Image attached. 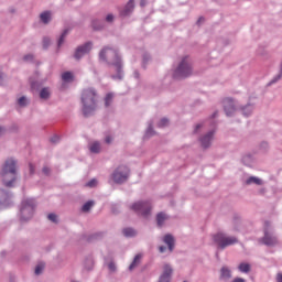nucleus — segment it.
<instances>
[{
  "label": "nucleus",
  "instance_id": "obj_1",
  "mask_svg": "<svg viewBox=\"0 0 282 282\" xmlns=\"http://www.w3.org/2000/svg\"><path fill=\"white\" fill-rule=\"evenodd\" d=\"M1 177L7 188H12L17 182V161L8 159L2 167Z\"/></svg>",
  "mask_w": 282,
  "mask_h": 282
},
{
  "label": "nucleus",
  "instance_id": "obj_2",
  "mask_svg": "<svg viewBox=\"0 0 282 282\" xmlns=\"http://www.w3.org/2000/svg\"><path fill=\"white\" fill-rule=\"evenodd\" d=\"M97 95L94 88H87L82 94L83 113L84 116H91L96 111Z\"/></svg>",
  "mask_w": 282,
  "mask_h": 282
},
{
  "label": "nucleus",
  "instance_id": "obj_3",
  "mask_svg": "<svg viewBox=\"0 0 282 282\" xmlns=\"http://www.w3.org/2000/svg\"><path fill=\"white\" fill-rule=\"evenodd\" d=\"M99 58H101V61H113L112 65L116 67L117 72H120L122 69V62L120 61V56L118 55V52L113 48L105 47L99 53Z\"/></svg>",
  "mask_w": 282,
  "mask_h": 282
},
{
  "label": "nucleus",
  "instance_id": "obj_4",
  "mask_svg": "<svg viewBox=\"0 0 282 282\" xmlns=\"http://www.w3.org/2000/svg\"><path fill=\"white\" fill-rule=\"evenodd\" d=\"M213 239L221 250H224L225 248H228V246H235V243H238L239 241L237 237L227 236L224 232H218L214 235Z\"/></svg>",
  "mask_w": 282,
  "mask_h": 282
},
{
  "label": "nucleus",
  "instance_id": "obj_5",
  "mask_svg": "<svg viewBox=\"0 0 282 282\" xmlns=\"http://www.w3.org/2000/svg\"><path fill=\"white\" fill-rule=\"evenodd\" d=\"M191 62L188 61V57H184L176 70L174 72V78H187V76H191Z\"/></svg>",
  "mask_w": 282,
  "mask_h": 282
},
{
  "label": "nucleus",
  "instance_id": "obj_6",
  "mask_svg": "<svg viewBox=\"0 0 282 282\" xmlns=\"http://www.w3.org/2000/svg\"><path fill=\"white\" fill-rule=\"evenodd\" d=\"M111 180L115 184H124L129 180V167L126 165L117 167L111 175Z\"/></svg>",
  "mask_w": 282,
  "mask_h": 282
},
{
  "label": "nucleus",
  "instance_id": "obj_7",
  "mask_svg": "<svg viewBox=\"0 0 282 282\" xmlns=\"http://www.w3.org/2000/svg\"><path fill=\"white\" fill-rule=\"evenodd\" d=\"M21 215H22V219L24 221H28V219H31L32 215H34V200L33 199H26V200L22 202Z\"/></svg>",
  "mask_w": 282,
  "mask_h": 282
},
{
  "label": "nucleus",
  "instance_id": "obj_8",
  "mask_svg": "<svg viewBox=\"0 0 282 282\" xmlns=\"http://www.w3.org/2000/svg\"><path fill=\"white\" fill-rule=\"evenodd\" d=\"M131 208L135 213H140V215H142L143 217H148V215L151 213V203L149 202L134 203Z\"/></svg>",
  "mask_w": 282,
  "mask_h": 282
},
{
  "label": "nucleus",
  "instance_id": "obj_9",
  "mask_svg": "<svg viewBox=\"0 0 282 282\" xmlns=\"http://www.w3.org/2000/svg\"><path fill=\"white\" fill-rule=\"evenodd\" d=\"M264 226H265L264 237L262 239L264 246H276V243H279V240L276 239L275 236H273L272 234H270V231H268V226H270V223H265Z\"/></svg>",
  "mask_w": 282,
  "mask_h": 282
},
{
  "label": "nucleus",
  "instance_id": "obj_10",
  "mask_svg": "<svg viewBox=\"0 0 282 282\" xmlns=\"http://www.w3.org/2000/svg\"><path fill=\"white\" fill-rule=\"evenodd\" d=\"M89 52H91V43H86L79 47H77L76 52H75V58L78 61L79 58H83V56H85V54H89Z\"/></svg>",
  "mask_w": 282,
  "mask_h": 282
},
{
  "label": "nucleus",
  "instance_id": "obj_11",
  "mask_svg": "<svg viewBox=\"0 0 282 282\" xmlns=\"http://www.w3.org/2000/svg\"><path fill=\"white\" fill-rule=\"evenodd\" d=\"M171 274H173V268L169 264H164L163 273L161 274L159 282H171Z\"/></svg>",
  "mask_w": 282,
  "mask_h": 282
},
{
  "label": "nucleus",
  "instance_id": "obj_12",
  "mask_svg": "<svg viewBox=\"0 0 282 282\" xmlns=\"http://www.w3.org/2000/svg\"><path fill=\"white\" fill-rule=\"evenodd\" d=\"M224 107L226 116H232V113H235V102L231 98H227L224 100Z\"/></svg>",
  "mask_w": 282,
  "mask_h": 282
},
{
  "label": "nucleus",
  "instance_id": "obj_13",
  "mask_svg": "<svg viewBox=\"0 0 282 282\" xmlns=\"http://www.w3.org/2000/svg\"><path fill=\"white\" fill-rule=\"evenodd\" d=\"M213 135H215V132L210 131L200 139L203 149H208V147H210V142H213Z\"/></svg>",
  "mask_w": 282,
  "mask_h": 282
},
{
  "label": "nucleus",
  "instance_id": "obj_14",
  "mask_svg": "<svg viewBox=\"0 0 282 282\" xmlns=\"http://www.w3.org/2000/svg\"><path fill=\"white\" fill-rule=\"evenodd\" d=\"M135 8V3L133 2V0H130L126 7L123 8V10L120 11L121 17H129L130 13L133 12V9Z\"/></svg>",
  "mask_w": 282,
  "mask_h": 282
},
{
  "label": "nucleus",
  "instance_id": "obj_15",
  "mask_svg": "<svg viewBox=\"0 0 282 282\" xmlns=\"http://www.w3.org/2000/svg\"><path fill=\"white\" fill-rule=\"evenodd\" d=\"M163 241L166 243V246H169L170 252H173V249L175 248V238H173L171 235H165Z\"/></svg>",
  "mask_w": 282,
  "mask_h": 282
},
{
  "label": "nucleus",
  "instance_id": "obj_16",
  "mask_svg": "<svg viewBox=\"0 0 282 282\" xmlns=\"http://www.w3.org/2000/svg\"><path fill=\"white\" fill-rule=\"evenodd\" d=\"M232 276V273L230 272V269L227 267H223L220 270V279L228 280Z\"/></svg>",
  "mask_w": 282,
  "mask_h": 282
},
{
  "label": "nucleus",
  "instance_id": "obj_17",
  "mask_svg": "<svg viewBox=\"0 0 282 282\" xmlns=\"http://www.w3.org/2000/svg\"><path fill=\"white\" fill-rule=\"evenodd\" d=\"M166 219H169V216H166V214L159 213L156 215V224H158V226H160V227L164 226V221H166Z\"/></svg>",
  "mask_w": 282,
  "mask_h": 282
},
{
  "label": "nucleus",
  "instance_id": "obj_18",
  "mask_svg": "<svg viewBox=\"0 0 282 282\" xmlns=\"http://www.w3.org/2000/svg\"><path fill=\"white\" fill-rule=\"evenodd\" d=\"M238 270H239V272H242L243 274H248V272H250V270H251L250 263L241 262L238 265Z\"/></svg>",
  "mask_w": 282,
  "mask_h": 282
},
{
  "label": "nucleus",
  "instance_id": "obj_19",
  "mask_svg": "<svg viewBox=\"0 0 282 282\" xmlns=\"http://www.w3.org/2000/svg\"><path fill=\"white\" fill-rule=\"evenodd\" d=\"M40 19L45 24H47V23H50V21H52V13L50 11H45V12L41 13Z\"/></svg>",
  "mask_w": 282,
  "mask_h": 282
},
{
  "label": "nucleus",
  "instance_id": "obj_20",
  "mask_svg": "<svg viewBox=\"0 0 282 282\" xmlns=\"http://www.w3.org/2000/svg\"><path fill=\"white\" fill-rule=\"evenodd\" d=\"M100 149H101L100 142H98V141H95V142L90 143V145H89L90 153H99Z\"/></svg>",
  "mask_w": 282,
  "mask_h": 282
},
{
  "label": "nucleus",
  "instance_id": "obj_21",
  "mask_svg": "<svg viewBox=\"0 0 282 282\" xmlns=\"http://www.w3.org/2000/svg\"><path fill=\"white\" fill-rule=\"evenodd\" d=\"M247 184H257V186H261V184H263V181H261V178L259 177L251 176L247 180Z\"/></svg>",
  "mask_w": 282,
  "mask_h": 282
},
{
  "label": "nucleus",
  "instance_id": "obj_22",
  "mask_svg": "<svg viewBox=\"0 0 282 282\" xmlns=\"http://www.w3.org/2000/svg\"><path fill=\"white\" fill-rule=\"evenodd\" d=\"M62 79L64 80V83H69L70 80H74V74H72V72H65L62 75Z\"/></svg>",
  "mask_w": 282,
  "mask_h": 282
},
{
  "label": "nucleus",
  "instance_id": "obj_23",
  "mask_svg": "<svg viewBox=\"0 0 282 282\" xmlns=\"http://www.w3.org/2000/svg\"><path fill=\"white\" fill-rule=\"evenodd\" d=\"M141 259H142V254H137L134 257L133 262L130 264L129 270H133L138 265V263H140Z\"/></svg>",
  "mask_w": 282,
  "mask_h": 282
},
{
  "label": "nucleus",
  "instance_id": "obj_24",
  "mask_svg": "<svg viewBox=\"0 0 282 282\" xmlns=\"http://www.w3.org/2000/svg\"><path fill=\"white\" fill-rule=\"evenodd\" d=\"M40 97L43 100H47V98H50V89L48 88H43L40 93Z\"/></svg>",
  "mask_w": 282,
  "mask_h": 282
},
{
  "label": "nucleus",
  "instance_id": "obj_25",
  "mask_svg": "<svg viewBox=\"0 0 282 282\" xmlns=\"http://www.w3.org/2000/svg\"><path fill=\"white\" fill-rule=\"evenodd\" d=\"M94 206V202L89 200L87 202L83 207L82 210L83 213H89L91 210V207Z\"/></svg>",
  "mask_w": 282,
  "mask_h": 282
},
{
  "label": "nucleus",
  "instance_id": "obj_26",
  "mask_svg": "<svg viewBox=\"0 0 282 282\" xmlns=\"http://www.w3.org/2000/svg\"><path fill=\"white\" fill-rule=\"evenodd\" d=\"M124 237H135V231L132 228L123 229Z\"/></svg>",
  "mask_w": 282,
  "mask_h": 282
},
{
  "label": "nucleus",
  "instance_id": "obj_27",
  "mask_svg": "<svg viewBox=\"0 0 282 282\" xmlns=\"http://www.w3.org/2000/svg\"><path fill=\"white\" fill-rule=\"evenodd\" d=\"M113 100V94L109 93L106 95L105 98V105L106 107H109V105H111V101Z\"/></svg>",
  "mask_w": 282,
  "mask_h": 282
},
{
  "label": "nucleus",
  "instance_id": "obj_28",
  "mask_svg": "<svg viewBox=\"0 0 282 282\" xmlns=\"http://www.w3.org/2000/svg\"><path fill=\"white\" fill-rule=\"evenodd\" d=\"M67 30H65L63 33H62V35H61V37H59V40H58V43H57V45H58V47H61V45L63 44V43H65V37L67 36Z\"/></svg>",
  "mask_w": 282,
  "mask_h": 282
},
{
  "label": "nucleus",
  "instance_id": "obj_29",
  "mask_svg": "<svg viewBox=\"0 0 282 282\" xmlns=\"http://www.w3.org/2000/svg\"><path fill=\"white\" fill-rule=\"evenodd\" d=\"M104 142H105L106 144H111V142H113V134L107 133L106 137H105V139H104Z\"/></svg>",
  "mask_w": 282,
  "mask_h": 282
},
{
  "label": "nucleus",
  "instance_id": "obj_30",
  "mask_svg": "<svg viewBox=\"0 0 282 282\" xmlns=\"http://www.w3.org/2000/svg\"><path fill=\"white\" fill-rule=\"evenodd\" d=\"M45 268L44 263H40L35 267V274H41Z\"/></svg>",
  "mask_w": 282,
  "mask_h": 282
},
{
  "label": "nucleus",
  "instance_id": "obj_31",
  "mask_svg": "<svg viewBox=\"0 0 282 282\" xmlns=\"http://www.w3.org/2000/svg\"><path fill=\"white\" fill-rule=\"evenodd\" d=\"M18 105H20V107H25V105H28V99L25 97H20L18 99Z\"/></svg>",
  "mask_w": 282,
  "mask_h": 282
},
{
  "label": "nucleus",
  "instance_id": "obj_32",
  "mask_svg": "<svg viewBox=\"0 0 282 282\" xmlns=\"http://www.w3.org/2000/svg\"><path fill=\"white\" fill-rule=\"evenodd\" d=\"M98 181H96L95 178H93L91 181H89L86 186H88L89 188H94V186H97Z\"/></svg>",
  "mask_w": 282,
  "mask_h": 282
},
{
  "label": "nucleus",
  "instance_id": "obj_33",
  "mask_svg": "<svg viewBox=\"0 0 282 282\" xmlns=\"http://www.w3.org/2000/svg\"><path fill=\"white\" fill-rule=\"evenodd\" d=\"M243 113H245V116H250V113H252V106H247L243 109Z\"/></svg>",
  "mask_w": 282,
  "mask_h": 282
},
{
  "label": "nucleus",
  "instance_id": "obj_34",
  "mask_svg": "<svg viewBox=\"0 0 282 282\" xmlns=\"http://www.w3.org/2000/svg\"><path fill=\"white\" fill-rule=\"evenodd\" d=\"M47 219H50V221H53L54 224H56L57 216H56V214H48Z\"/></svg>",
  "mask_w": 282,
  "mask_h": 282
},
{
  "label": "nucleus",
  "instance_id": "obj_35",
  "mask_svg": "<svg viewBox=\"0 0 282 282\" xmlns=\"http://www.w3.org/2000/svg\"><path fill=\"white\" fill-rule=\"evenodd\" d=\"M166 124H169V119L166 118L161 119L159 122V127H166Z\"/></svg>",
  "mask_w": 282,
  "mask_h": 282
},
{
  "label": "nucleus",
  "instance_id": "obj_36",
  "mask_svg": "<svg viewBox=\"0 0 282 282\" xmlns=\"http://www.w3.org/2000/svg\"><path fill=\"white\" fill-rule=\"evenodd\" d=\"M93 28H94V30H100L102 26H100V22L99 21H94L93 22Z\"/></svg>",
  "mask_w": 282,
  "mask_h": 282
},
{
  "label": "nucleus",
  "instance_id": "obj_37",
  "mask_svg": "<svg viewBox=\"0 0 282 282\" xmlns=\"http://www.w3.org/2000/svg\"><path fill=\"white\" fill-rule=\"evenodd\" d=\"M50 45V40L47 37L43 39V47L47 48V46Z\"/></svg>",
  "mask_w": 282,
  "mask_h": 282
},
{
  "label": "nucleus",
  "instance_id": "obj_38",
  "mask_svg": "<svg viewBox=\"0 0 282 282\" xmlns=\"http://www.w3.org/2000/svg\"><path fill=\"white\" fill-rule=\"evenodd\" d=\"M108 268H109V270H111V272H113L116 270V264L113 262H110L108 264Z\"/></svg>",
  "mask_w": 282,
  "mask_h": 282
},
{
  "label": "nucleus",
  "instance_id": "obj_39",
  "mask_svg": "<svg viewBox=\"0 0 282 282\" xmlns=\"http://www.w3.org/2000/svg\"><path fill=\"white\" fill-rule=\"evenodd\" d=\"M106 21H108V23H111V21H113V14H108L106 17Z\"/></svg>",
  "mask_w": 282,
  "mask_h": 282
},
{
  "label": "nucleus",
  "instance_id": "obj_40",
  "mask_svg": "<svg viewBox=\"0 0 282 282\" xmlns=\"http://www.w3.org/2000/svg\"><path fill=\"white\" fill-rule=\"evenodd\" d=\"M231 282H246L243 278H235Z\"/></svg>",
  "mask_w": 282,
  "mask_h": 282
},
{
  "label": "nucleus",
  "instance_id": "obj_41",
  "mask_svg": "<svg viewBox=\"0 0 282 282\" xmlns=\"http://www.w3.org/2000/svg\"><path fill=\"white\" fill-rule=\"evenodd\" d=\"M276 281H278V282H282V273H278V275H276Z\"/></svg>",
  "mask_w": 282,
  "mask_h": 282
},
{
  "label": "nucleus",
  "instance_id": "obj_42",
  "mask_svg": "<svg viewBox=\"0 0 282 282\" xmlns=\"http://www.w3.org/2000/svg\"><path fill=\"white\" fill-rule=\"evenodd\" d=\"M159 250H160V252H165V251H166V247L161 246V247L159 248Z\"/></svg>",
  "mask_w": 282,
  "mask_h": 282
},
{
  "label": "nucleus",
  "instance_id": "obj_43",
  "mask_svg": "<svg viewBox=\"0 0 282 282\" xmlns=\"http://www.w3.org/2000/svg\"><path fill=\"white\" fill-rule=\"evenodd\" d=\"M24 61H32V55L24 56Z\"/></svg>",
  "mask_w": 282,
  "mask_h": 282
},
{
  "label": "nucleus",
  "instance_id": "obj_44",
  "mask_svg": "<svg viewBox=\"0 0 282 282\" xmlns=\"http://www.w3.org/2000/svg\"><path fill=\"white\" fill-rule=\"evenodd\" d=\"M147 6V0H141V7L144 8Z\"/></svg>",
  "mask_w": 282,
  "mask_h": 282
},
{
  "label": "nucleus",
  "instance_id": "obj_45",
  "mask_svg": "<svg viewBox=\"0 0 282 282\" xmlns=\"http://www.w3.org/2000/svg\"><path fill=\"white\" fill-rule=\"evenodd\" d=\"M43 173H45V175H47V173H50V170L47 167H44Z\"/></svg>",
  "mask_w": 282,
  "mask_h": 282
},
{
  "label": "nucleus",
  "instance_id": "obj_46",
  "mask_svg": "<svg viewBox=\"0 0 282 282\" xmlns=\"http://www.w3.org/2000/svg\"><path fill=\"white\" fill-rule=\"evenodd\" d=\"M202 129V124H197L196 128H195V131L197 132V130Z\"/></svg>",
  "mask_w": 282,
  "mask_h": 282
},
{
  "label": "nucleus",
  "instance_id": "obj_47",
  "mask_svg": "<svg viewBox=\"0 0 282 282\" xmlns=\"http://www.w3.org/2000/svg\"><path fill=\"white\" fill-rule=\"evenodd\" d=\"M204 21V18H199L197 21V24L199 25V23H202Z\"/></svg>",
  "mask_w": 282,
  "mask_h": 282
},
{
  "label": "nucleus",
  "instance_id": "obj_48",
  "mask_svg": "<svg viewBox=\"0 0 282 282\" xmlns=\"http://www.w3.org/2000/svg\"><path fill=\"white\" fill-rule=\"evenodd\" d=\"M57 140H58V138H56V137H55V138H52V139H51V142H56Z\"/></svg>",
  "mask_w": 282,
  "mask_h": 282
},
{
  "label": "nucleus",
  "instance_id": "obj_49",
  "mask_svg": "<svg viewBox=\"0 0 282 282\" xmlns=\"http://www.w3.org/2000/svg\"><path fill=\"white\" fill-rule=\"evenodd\" d=\"M149 133H151V127L148 129L147 135H149Z\"/></svg>",
  "mask_w": 282,
  "mask_h": 282
},
{
  "label": "nucleus",
  "instance_id": "obj_50",
  "mask_svg": "<svg viewBox=\"0 0 282 282\" xmlns=\"http://www.w3.org/2000/svg\"><path fill=\"white\" fill-rule=\"evenodd\" d=\"M3 127H0V135H1V133H3Z\"/></svg>",
  "mask_w": 282,
  "mask_h": 282
},
{
  "label": "nucleus",
  "instance_id": "obj_51",
  "mask_svg": "<svg viewBox=\"0 0 282 282\" xmlns=\"http://www.w3.org/2000/svg\"><path fill=\"white\" fill-rule=\"evenodd\" d=\"M30 169H31V173H32V171H34V167H32V165H31Z\"/></svg>",
  "mask_w": 282,
  "mask_h": 282
}]
</instances>
